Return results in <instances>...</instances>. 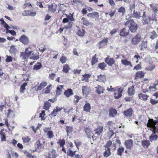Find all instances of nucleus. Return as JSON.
Segmentation results:
<instances>
[{"label": "nucleus", "mask_w": 158, "mask_h": 158, "mask_svg": "<svg viewBox=\"0 0 158 158\" xmlns=\"http://www.w3.org/2000/svg\"><path fill=\"white\" fill-rule=\"evenodd\" d=\"M134 58L136 59V63H137L139 62V59H140V56L137 54L134 56Z\"/></svg>", "instance_id": "obj_63"}, {"label": "nucleus", "mask_w": 158, "mask_h": 158, "mask_svg": "<svg viewBox=\"0 0 158 158\" xmlns=\"http://www.w3.org/2000/svg\"><path fill=\"white\" fill-rule=\"evenodd\" d=\"M158 88V83L152 84L149 87V90L150 92L155 91Z\"/></svg>", "instance_id": "obj_12"}, {"label": "nucleus", "mask_w": 158, "mask_h": 158, "mask_svg": "<svg viewBox=\"0 0 158 158\" xmlns=\"http://www.w3.org/2000/svg\"><path fill=\"white\" fill-rule=\"evenodd\" d=\"M107 125L108 126L109 129H112L113 128V126L114 125V124L112 122H109L107 123Z\"/></svg>", "instance_id": "obj_54"}, {"label": "nucleus", "mask_w": 158, "mask_h": 158, "mask_svg": "<svg viewBox=\"0 0 158 158\" xmlns=\"http://www.w3.org/2000/svg\"><path fill=\"white\" fill-rule=\"evenodd\" d=\"M139 98L144 100H147L148 97V96L142 93H140L139 94Z\"/></svg>", "instance_id": "obj_35"}, {"label": "nucleus", "mask_w": 158, "mask_h": 158, "mask_svg": "<svg viewBox=\"0 0 158 158\" xmlns=\"http://www.w3.org/2000/svg\"><path fill=\"white\" fill-rule=\"evenodd\" d=\"M116 89L115 88H113L112 86H110V87H108L107 90L108 91H115Z\"/></svg>", "instance_id": "obj_62"}, {"label": "nucleus", "mask_w": 158, "mask_h": 158, "mask_svg": "<svg viewBox=\"0 0 158 158\" xmlns=\"http://www.w3.org/2000/svg\"><path fill=\"white\" fill-rule=\"evenodd\" d=\"M150 6L151 7L152 10L155 14L158 13V7L154 3L150 4Z\"/></svg>", "instance_id": "obj_23"}, {"label": "nucleus", "mask_w": 158, "mask_h": 158, "mask_svg": "<svg viewBox=\"0 0 158 158\" xmlns=\"http://www.w3.org/2000/svg\"><path fill=\"white\" fill-rule=\"evenodd\" d=\"M6 62H10L12 61V58L11 56L7 55H6Z\"/></svg>", "instance_id": "obj_61"}, {"label": "nucleus", "mask_w": 158, "mask_h": 158, "mask_svg": "<svg viewBox=\"0 0 158 158\" xmlns=\"http://www.w3.org/2000/svg\"><path fill=\"white\" fill-rule=\"evenodd\" d=\"M148 17L147 18L146 17L145 13L144 12H143V14L142 16V19L143 20V23L144 24H148Z\"/></svg>", "instance_id": "obj_42"}, {"label": "nucleus", "mask_w": 158, "mask_h": 158, "mask_svg": "<svg viewBox=\"0 0 158 158\" xmlns=\"http://www.w3.org/2000/svg\"><path fill=\"white\" fill-rule=\"evenodd\" d=\"M132 110L131 108H130L127 110L124 111V114L125 116L129 117L131 116L132 113Z\"/></svg>", "instance_id": "obj_21"}, {"label": "nucleus", "mask_w": 158, "mask_h": 158, "mask_svg": "<svg viewBox=\"0 0 158 158\" xmlns=\"http://www.w3.org/2000/svg\"><path fill=\"white\" fill-rule=\"evenodd\" d=\"M98 79L97 81L100 82H105L106 81V77L104 75L101 74L98 76Z\"/></svg>", "instance_id": "obj_17"}, {"label": "nucleus", "mask_w": 158, "mask_h": 158, "mask_svg": "<svg viewBox=\"0 0 158 158\" xmlns=\"http://www.w3.org/2000/svg\"><path fill=\"white\" fill-rule=\"evenodd\" d=\"M124 149V148L123 147L119 148L117 152V154L119 156H121L122 153L123 152Z\"/></svg>", "instance_id": "obj_55"}, {"label": "nucleus", "mask_w": 158, "mask_h": 158, "mask_svg": "<svg viewBox=\"0 0 158 158\" xmlns=\"http://www.w3.org/2000/svg\"><path fill=\"white\" fill-rule=\"evenodd\" d=\"M45 111L44 110H42L41 111V113L40 114L39 117L41 118V120H44L45 118L44 117L45 115Z\"/></svg>", "instance_id": "obj_53"}, {"label": "nucleus", "mask_w": 158, "mask_h": 158, "mask_svg": "<svg viewBox=\"0 0 158 158\" xmlns=\"http://www.w3.org/2000/svg\"><path fill=\"white\" fill-rule=\"evenodd\" d=\"M41 67V64L40 62H38L34 66L33 69L37 70L40 69Z\"/></svg>", "instance_id": "obj_45"}, {"label": "nucleus", "mask_w": 158, "mask_h": 158, "mask_svg": "<svg viewBox=\"0 0 158 158\" xmlns=\"http://www.w3.org/2000/svg\"><path fill=\"white\" fill-rule=\"evenodd\" d=\"M57 5L51 4L48 6V11L52 13H54L56 10Z\"/></svg>", "instance_id": "obj_14"}, {"label": "nucleus", "mask_w": 158, "mask_h": 158, "mask_svg": "<svg viewBox=\"0 0 158 158\" xmlns=\"http://www.w3.org/2000/svg\"><path fill=\"white\" fill-rule=\"evenodd\" d=\"M57 156L56 150L54 149H52L45 153L46 158H56Z\"/></svg>", "instance_id": "obj_3"}, {"label": "nucleus", "mask_w": 158, "mask_h": 158, "mask_svg": "<svg viewBox=\"0 0 158 158\" xmlns=\"http://www.w3.org/2000/svg\"><path fill=\"white\" fill-rule=\"evenodd\" d=\"M1 135V139L2 141H6V136L3 130H1L0 132Z\"/></svg>", "instance_id": "obj_36"}, {"label": "nucleus", "mask_w": 158, "mask_h": 158, "mask_svg": "<svg viewBox=\"0 0 158 158\" xmlns=\"http://www.w3.org/2000/svg\"><path fill=\"white\" fill-rule=\"evenodd\" d=\"M66 131L67 132V135L69 136L71 134L73 131V128L72 127L67 126L66 127Z\"/></svg>", "instance_id": "obj_32"}, {"label": "nucleus", "mask_w": 158, "mask_h": 158, "mask_svg": "<svg viewBox=\"0 0 158 158\" xmlns=\"http://www.w3.org/2000/svg\"><path fill=\"white\" fill-rule=\"evenodd\" d=\"M118 12L121 13L123 15L125 12V8L123 6H121L118 10Z\"/></svg>", "instance_id": "obj_56"}, {"label": "nucleus", "mask_w": 158, "mask_h": 158, "mask_svg": "<svg viewBox=\"0 0 158 158\" xmlns=\"http://www.w3.org/2000/svg\"><path fill=\"white\" fill-rule=\"evenodd\" d=\"M84 110L87 112H89L91 106L90 104L88 102H86L84 106Z\"/></svg>", "instance_id": "obj_24"}, {"label": "nucleus", "mask_w": 158, "mask_h": 158, "mask_svg": "<svg viewBox=\"0 0 158 158\" xmlns=\"http://www.w3.org/2000/svg\"><path fill=\"white\" fill-rule=\"evenodd\" d=\"M98 67L99 68L102 70H104L105 68L106 67V65L105 64V63L103 62L99 64L98 65Z\"/></svg>", "instance_id": "obj_51"}, {"label": "nucleus", "mask_w": 158, "mask_h": 158, "mask_svg": "<svg viewBox=\"0 0 158 158\" xmlns=\"http://www.w3.org/2000/svg\"><path fill=\"white\" fill-rule=\"evenodd\" d=\"M117 113L116 110L113 109H110L109 112V115L110 117H114Z\"/></svg>", "instance_id": "obj_38"}, {"label": "nucleus", "mask_w": 158, "mask_h": 158, "mask_svg": "<svg viewBox=\"0 0 158 158\" xmlns=\"http://www.w3.org/2000/svg\"><path fill=\"white\" fill-rule=\"evenodd\" d=\"M81 99V98L80 97L78 96L75 95L74 96V102L76 103H77L79 102V100Z\"/></svg>", "instance_id": "obj_60"}, {"label": "nucleus", "mask_w": 158, "mask_h": 158, "mask_svg": "<svg viewBox=\"0 0 158 158\" xmlns=\"http://www.w3.org/2000/svg\"><path fill=\"white\" fill-rule=\"evenodd\" d=\"M96 55L94 56L92 59L91 63L92 65H94L98 62V59L95 57Z\"/></svg>", "instance_id": "obj_57"}, {"label": "nucleus", "mask_w": 158, "mask_h": 158, "mask_svg": "<svg viewBox=\"0 0 158 158\" xmlns=\"http://www.w3.org/2000/svg\"><path fill=\"white\" fill-rule=\"evenodd\" d=\"M123 91V89L121 88L116 89L114 91V97L115 99H118L121 97L122 93Z\"/></svg>", "instance_id": "obj_4"}, {"label": "nucleus", "mask_w": 158, "mask_h": 158, "mask_svg": "<svg viewBox=\"0 0 158 158\" xmlns=\"http://www.w3.org/2000/svg\"><path fill=\"white\" fill-rule=\"evenodd\" d=\"M47 85V83L45 81H44L40 83H38V85H35V87L36 89V91H38L43 89Z\"/></svg>", "instance_id": "obj_5"}, {"label": "nucleus", "mask_w": 158, "mask_h": 158, "mask_svg": "<svg viewBox=\"0 0 158 158\" xmlns=\"http://www.w3.org/2000/svg\"><path fill=\"white\" fill-rule=\"evenodd\" d=\"M155 67L156 65L154 64H151L147 67L145 68V70L146 71H151L154 70Z\"/></svg>", "instance_id": "obj_34"}, {"label": "nucleus", "mask_w": 158, "mask_h": 158, "mask_svg": "<svg viewBox=\"0 0 158 158\" xmlns=\"http://www.w3.org/2000/svg\"><path fill=\"white\" fill-rule=\"evenodd\" d=\"M104 89L100 85H98V87H96L95 91L97 93L99 94H102L104 93Z\"/></svg>", "instance_id": "obj_20"}, {"label": "nucleus", "mask_w": 158, "mask_h": 158, "mask_svg": "<svg viewBox=\"0 0 158 158\" xmlns=\"http://www.w3.org/2000/svg\"><path fill=\"white\" fill-rule=\"evenodd\" d=\"M144 75V73L142 71H139L135 73V79L137 80L138 78L143 77Z\"/></svg>", "instance_id": "obj_18"}, {"label": "nucleus", "mask_w": 158, "mask_h": 158, "mask_svg": "<svg viewBox=\"0 0 158 158\" xmlns=\"http://www.w3.org/2000/svg\"><path fill=\"white\" fill-rule=\"evenodd\" d=\"M85 132L87 134L88 137V138H90L91 137H92L93 139H94L93 138L94 134L92 132V131L90 129L88 128H86L85 129Z\"/></svg>", "instance_id": "obj_19"}, {"label": "nucleus", "mask_w": 158, "mask_h": 158, "mask_svg": "<svg viewBox=\"0 0 158 158\" xmlns=\"http://www.w3.org/2000/svg\"><path fill=\"white\" fill-rule=\"evenodd\" d=\"M158 136L157 135L153 134L150 136L149 139L151 142H152L156 140Z\"/></svg>", "instance_id": "obj_44"}, {"label": "nucleus", "mask_w": 158, "mask_h": 158, "mask_svg": "<svg viewBox=\"0 0 158 158\" xmlns=\"http://www.w3.org/2000/svg\"><path fill=\"white\" fill-rule=\"evenodd\" d=\"M30 48H26L24 52H22L21 53L20 57L23 59L25 60L29 57H30V59L34 60H36L39 58L38 55H33V51L29 50Z\"/></svg>", "instance_id": "obj_1"}, {"label": "nucleus", "mask_w": 158, "mask_h": 158, "mask_svg": "<svg viewBox=\"0 0 158 158\" xmlns=\"http://www.w3.org/2000/svg\"><path fill=\"white\" fill-rule=\"evenodd\" d=\"M75 152L76 151H72L70 148H69L67 151V154L73 157L75 155Z\"/></svg>", "instance_id": "obj_39"}, {"label": "nucleus", "mask_w": 158, "mask_h": 158, "mask_svg": "<svg viewBox=\"0 0 158 158\" xmlns=\"http://www.w3.org/2000/svg\"><path fill=\"white\" fill-rule=\"evenodd\" d=\"M142 145L145 148H147L150 145V143L148 140L142 141Z\"/></svg>", "instance_id": "obj_30"}, {"label": "nucleus", "mask_w": 158, "mask_h": 158, "mask_svg": "<svg viewBox=\"0 0 158 158\" xmlns=\"http://www.w3.org/2000/svg\"><path fill=\"white\" fill-rule=\"evenodd\" d=\"M141 68L142 67L141 65L140 64H138L134 67L133 69L139 70V69H141Z\"/></svg>", "instance_id": "obj_64"}, {"label": "nucleus", "mask_w": 158, "mask_h": 158, "mask_svg": "<svg viewBox=\"0 0 158 158\" xmlns=\"http://www.w3.org/2000/svg\"><path fill=\"white\" fill-rule=\"evenodd\" d=\"M62 109V108L57 106L56 108L54 109L53 111L51 112L50 115L52 117H55L58 114V113L59 111H60Z\"/></svg>", "instance_id": "obj_10"}, {"label": "nucleus", "mask_w": 158, "mask_h": 158, "mask_svg": "<svg viewBox=\"0 0 158 158\" xmlns=\"http://www.w3.org/2000/svg\"><path fill=\"white\" fill-rule=\"evenodd\" d=\"M59 6L60 8L59 10L62 11H64L65 10V8L66 7V6L64 4H60L59 5Z\"/></svg>", "instance_id": "obj_52"}, {"label": "nucleus", "mask_w": 158, "mask_h": 158, "mask_svg": "<svg viewBox=\"0 0 158 158\" xmlns=\"http://www.w3.org/2000/svg\"><path fill=\"white\" fill-rule=\"evenodd\" d=\"M73 94L72 90L71 89H69L65 91L64 92V95L67 97H69Z\"/></svg>", "instance_id": "obj_28"}, {"label": "nucleus", "mask_w": 158, "mask_h": 158, "mask_svg": "<svg viewBox=\"0 0 158 158\" xmlns=\"http://www.w3.org/2000/svg\"><path fill=\"white\" fill-rule=\"evenodd\" d=\"M85 31L84 29H79L77 32V34L80 36H83L85 35Z\"/></svg>", "instance_id": "obj_41"}, {"label": "nucleus", "mask_w": 158, "mask_h": 158, "mask_svg": "<svg viewBox=\"0 0 158 158\" xmlns=\"http://www.w3.org/2000/svg\"><path fill=\"white\" fill-rule=\"evenodd\" d=\"M125 25L129 27L130 30L132 32H135L138 28L137 24L134 21L131 20L127 21Z\"/></svg>", "instance_id": "obj_2"}, {"label": "nucleus", "mask_w": 158, "mask_h": 158, "mask_svg": "<svg viewBox=\"0 0 158 158\" xmlns=\"http://www.w3.org/2000/svg\"><path fill=\"white\" fill-rule=\"evenodd\" d=\"M81 20L83 21V23L84 25L86 26L89 25V23L84 17H83Z\"/></svg>", "instance_id": "obj_58"}, {"label": "nucleus", "mask_w": 158, "mask_h": 158, "mask_svg": "<svg viewBox=\"0 0 158 158\" xmlns=\"http://www.w3.org/2000/svg\"><path fill=\"white\" fill-rule=\"evenodd\" d=\"M125 144L127 148L130 149L133 147V142L131 139H129L125 141Z\"/></svg>", "instance_id": "obj_9"}, {"label": "nucleus", "mask_w": 158, "mask_h": 158, "mask_svg": "<svg viewBox=\"0 0 158 158\" xmlns=\"http://www.w3.org/2000/svg\"><path fill=\"white\" fill-rule=\"evenodd\" d=\"M82 90L83 94H87L89 92V88L87 86H84L82 87Z\"/></svg>", "instance_id": "obj_31"}, {"label": "nucleus", "mask_w": 158, "mask_h": 158, "mask_svg": "<svg viewBox=\"0 0 158 158\" xmlns=\"http://www.w3.org/2000/svg\"><path fill=\"white\" fill-rule=\"evenodd\" d=\"M135 90L133 85H132L128 88V93L129 95L132 96L133 95L135 94Z\"/></svg>", "instance_id": "obj_25"}, {"label": "nucleus", "mask_w": 158, "mask_h": 158, "mask_svg": "<svg viewBox=\"0 0 158 158\" xmlns=\"http://www.w3.org/2000/svg\"><path fill=\"white\" fill-rule=\"evenodd\" d=\"M42 144L40 143L39 141H37L36 143L35 149V150L33 151V152H34L37 149H40L41 148Z\"/></svg>", "instance_id": "obj_40"}, {"label": "nucleus", "mask_w": 158, "mask_h": 158, "mask_svg": "<svg viewBox=\"0 0 158 158\" xmlns=\"http://www.w3.org/2000/svg\"><path fill=\"white\" fill-rule=\"evenodd\" d=\"M108 41V39L107 38H104L99 43V48H102L107 45V43Z\"/></svg>", "instance_id": "obj_11"}, {"label": "nucleus", "mask_w": 158, "mask_h": 158, "mask_svg": "<svg viewBox=\"0 0 158 158\" xmlns=\"http://www.w3.org/2000/svg\"><path fill=\"white\" fill-rule=\"evenodd\" d=\"M22 139L24 143H27L30 141L31 139L28 136L23 137Z\"/></svg>", "instance_id": "obj_50"}, {"label": "nucleus", "mask_w": 158, "mask_h": 158, "mask_svg": "<svg viewBox=\"0 0 158 158\" xmlns=\"http://www.w3.org/2000/svg\"><path fill=\"white\" fill-rule=\"evenodd\" d=\"M114 135V133L112 130H110L108 133V137L110 138Z\"/></svg>", "instance_id": "obj_59"}, {"label": "nucleus", "mask_w": 158, "mask_h": 158, "mask_svg": "<svg viewBox=\"0 0 158 158\" xmlns=\"http://www.w3.org/2000/svg\"><path fill=\"white\" fill-rule=\"evenodd\" d=\"M27 85V83L25 82L20 87V93H22L24 92V91L25 89V87Z\"/></svg>", "instance_id": "obj_46"}, {"label": "nucleus", "mask_w": 158, "mask_h": 158, "mask_svg": "<svg viewBox=\"0 0 158 158\" xmlns=\"http://www.w3.org/2000/svg\"><path fill=\"white\" fill-rule=\"evenodd\" d=\"M103 130V126H99L97 128L95 129V134H97L98 135H100L102 132Z\"/></svg>", "instance_id": "obj_33"}, {"label": "nucleus", "mask_w": 158, "mask_h": 158, "mask_svg": "<svg viewBox=\"0 0 158 158\" xmlns=\"http://www.w3.org/2000/svg\"><path fill=\"white\" fill-rule=\"evenodd\" d=\"M105 151L104 152L103 156L105 157H107L109 156L110 154V148H105Z\"/></svg>", "instance_id": "obj_26"}, {"label": "nucleus", "mask_w": 158, "mask_h": 158, "mask_svg": "<svg viewBox=\"0 0 158 158\" xmlns=\"http://www.w3.org/2000/svg\"><path fill=\"white\" fill-rule=\"evenodd\" d=\"M48 128H44V131L45 133H47L46 135L48 138L51 139L54 137L53 133L52 131L51 130H49Z\"/></svg>", "instance_id": "obj_7"}, {"label": "nucleus", "mask_w": 158, "mask_h": 158, "mask_svg": "<svg viewBox=\"0 0 158 158\" xmlns=\"http://www.w3.org/2000/svg\"><path fill=\"white\" fill-rule=\"evenodd\" d=\"M91 76L90 75L87 74H85L84 75H82L81 78V80L82 81H85L86 82L89 81V79Z\"/></svg>", "instance_id": "obj_29"}, {"label": "nucleus", "mask_w": 158, "mask_h": 158, "mask_svg": "<svg viewBox=\"0 0 158 158\" xmlns=\"http://www.w3.org/2000/svg\"><path fill=\"white\" fill-rule=\"evenodd\" d=\"M150 38L151 39H154L157 37V35L156 34L155 31H153L150 33Z\"/></svg>", "instance_id": "obj_49"}, {"label": "nucleus", "mask_w": 158, "mask_h": 158, "mask_svg": "<svg viewBox=\"0 0 158 158\" xmlns=\"http://www.w3.org/2000/svg\"><path fill=\"white\" fill-rule=\"evenodd\" d=\"M51 85H49L47 87L42 90L43 94H48L50 92L51 90Z\"/></svg>", "instance_id": "obj_37"}, {"label": "nucleus", "mask_w": 158, "mask_h": 158, "mask_svg": "<svg viewBox=\"0 0 158 158\" xmlns=\"http://www.w3.org/2000/svg\"><path fill=\"white\" fill-rule=\"evenodd\" d=\"M133 15L134 18H137L139 19L141 17L140 12L135 11V10H134L133 11Z\"/></svg>", "instance_id": "obj_27"}, {"label": "nucleus", "mask_w": 158, "mask_h": 158, "mask_svg": "<svg viewBox=\"0 0 158 158\" xmlns=\"http://www.w3.org/2000/svg\"><path fill=\"white\" fill-rule=\"evenodd\" d=\"M141 40L140 36L139 35H137L132 39L131 43L133 45H136L139 43Z\"/></svg>", "instance_id": "obj_6"}, {"label": "nucleus", "mask_w": 158, "mask_h": 158, "mask_svg": "<svg viewBox=\"0 0 158 158\" xmlns=\"http://www.w3.org/2000/svg\"><path fill=\"white\" fill-rule=\"evenodd\" d=\"M70 69V68L68 64H66L63 67V71L64 73H67Z\"/></svg>", "instance_id": "obj_47"}, {"label": "nucleus", "mask_w": 158, "mask_h": 158, "mask_svg": "<svg viewBox=\"0 0 158 158\" xmlns=\"http://www.w3.org/2000/svg\"><path fill=\"white\" fill-rule=\"evenodd\" d=\"M129 33V30L126 28H124L120 31V35L122 36H125L128 35Z\"/></svg>", "instance_id": "obj_13"}, {"label": "nucleus", "mask_w": 158, "mask_h": 158, "mask_svg": "<svg viewBox=\"0 0 158 158\" xmlns=\"http://www.w3.org/2000/svg\"><path fill=\"white\" fill-rule=\"evenodd\" d=\"M122 64L124 65L127 66H130L131 67H133V65L131 61L125 59H122L121 60Z\"/></svg>", "instance_id": "obj_15"}, {"label": "nucleus", "mask_w": 158, "mask_h": 158, "mask_svg": "<svg viewBox=\"0 0 158 158\" xmlns=\"http://www.w3.org/2000/svg\"><path fill=\"white\" fill-rule=\"evenodd\" d=\"M140 49L141 50H143L144 49H146L147 47V42L146 41L142 42L141 44L139 46Z\"/></svg>", "instance_id": "obj_43"}, {"label": "nucleus", "mask_w": 158, "mask_h": 158, "mask_svg": "<svg viewBox=\"0 0 158 158\" xmlns=\"http://www.w3.org/2000/svg\"><path fill=\"white\" fill-rule=\"evenodd\" d=\"M51 103L48 102H47L45 103L44 109L45 110H48L50 107L51 106Z\"/></svg>", "instance_id": "obj_48"}, {"label": "nucleus", "mask_w": 158, "mask_h": 158, "mask_svg": "<svg viewBox=\"0 0 158 158\" xmlns=\"http://www.w3.org/2000/svg\"><path fill=\"white\" fill-rule=\"evenodd\" d=\"M19 41L25 45H27L29 43L28 38L24 35H22L19 39Z\"/></svg>", "instance_id": "obj_8"}, {"label": "nucleus", "mask_w": 158, "mask_h": 158, "mask_svg": "<svg viewBox=\"0 0 158 158\" xmlns=\"http://www.w3.org/2000/svg\"><path fill=\"white\" fill-rule=\"evenodd\" d=\"M87 16L91 18H94L95 17L98 18L99 17L98 13L97 12L89 13L87 14Z\"/></svg>", "instance_id": "obj_22"}, {"label": "nucleus", "mask_w": 158, "mask_h": 158, "mask_svg": "<svg viewBox=\"0 0 158 158\" xmlns=\"http://www.w3.org/2000/svg\"><path fill=\"white\" fill-rule=\"evenodd\" d=\"M105 62L110 66H112L114 63V60L112 58H106L105 60Z\"/></svg>", "instance_id": "obj_16"}]
</instances>
